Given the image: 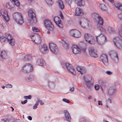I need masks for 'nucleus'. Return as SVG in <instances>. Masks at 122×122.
<instances>
[{
	"label": "nucleus",
	"instance_id": "1",
	"mask_svg": "<svg viewBox=\"0 0 122 122\" xmlns=\"http://www.w3.org/2000/svg\"><path fill=\"white\" fill-rule=\"evenodd\" d=\"M92 16L95 20L97 19V29H99L102 31L105 32V29L103 28L102 27L103 23V18L101 16H99L98 14L96 13L93 14Z\"/></svg>",
	"mask_w": 122,
	"mask_h": 122
},
{
	"label": "nucleus",
	"instance_id": "2",
	"mask_svg": "<svg viewBox=\"0 0 122 122\" xmlns=\"http://www.w3.org/2000/svg\"><path fill=\"white\" fill-rule=\"evenodd\" d=\"M84 82L86 85V88L88 91H91L94 85V80L90 78L88 76H85L83 77Z\"/></svg>",
	"mask_w": 122,
	"mask_h": 122
},
{
	"label": "nucleus",
	"instance_id": "3",
	"mask_svg": "<svg viewBox=\"0 0 122 122\" xmlns=\"http://www.w3.org/2000/svg\"><path fill=\"white\" fill-rule=\"evenodd\" d=\"M13 18L15 21L18 24L21 25L24 21L21 14L18 12H15L13 15Z\"/></svg>",
	"mask_w": 122,
	"mask_h": 122
},
{
	"label": "nucleus",
	"instance_id": "4",
	"mask_svg": "<svg viewBox=\"0 0 122 122\" xmlns=\"http://www.w3.org/2000/svg\"><path fill=\"white\" fill-rule=\"evenodd\" d=\"M22 71L25 73H28L33 71L32 66L30 63H27L24 65L22 68Z\"/></svg>",
	"mask_w": 122,
	"mask_h": 122
},
{
	"label": "nucleus",
	"instance_id": "5",
	"mask_svg": "<svg viewBox=\"0 0 122 122\" xmlns=\"http://www.w3.org/2000/svg\"><path fill=\"white\" fill-rule=\"evenodd\" d=\"M97 42L99 45H102L107 41L106 37L104 35L101 34L96 36Z\"/></svg>",
	"mask_w": 122,
	"mask_h": 122
},
{
	"label": "nucleus",
	"instance_id": "6",
	"mask_svg": "<svg viewBox=\"0 0 122 122\" xmlns=\"http://www.w3.org/2000/svg\"><path fill=\"white\" fill-rule=\"evenodd\" d=\"M84 38L86 42L91 44H94L95 41L93 37L90 34H85Z\"/></svg>",
	"mask_w": 122,
	"mask_h": 122
},
{
	"label": "nucleus",
	"instance_id": "7",
	"mask_svg": "<svg viewBox=\"0 0 122 122\" xmlns=\"http://www.w3.org/2000/svg\"><path fill=\"white\" fill-rule=\"evenodd\" d=\"M44 24L45 27L48 30L50 31H52L54 29V26L51 21L48 20L44 21Z\"/></svg>",
	"mask_w": 122,
	"mask_h": 122
},
{
	"label": "nucleus",
	"instance_id": "8",
	"mask_svg": "<svg viewBox=\"0 0 122 122\" xmlns=\"http://www.w3.org/2000/svg\"><path fill=\"white\" fill-rule=\"evenodd\" d=\"M28 15L29 17L31 18V20L34 24L37 23V19L35 13L31 10H29L28 11Z\"/></svg>",
	"mask_w": 122,
	"mask_h": 122
},
{
	"label": "nucleus",
	"instance_id": "9",
	"mask_svg": "<svg viewBox=\"0 0 122 122\" xmlns=\"http://www.w3.org/2000/svg\"><path fill=\"white\" fill-rule=\"evenodd\" d=\"M113 41L114 45L118 48L120 49L122 48V40L119 37L114 38Z\"/></svg>",
	"mask_w": 122,
	"mask_h": 122
},
{
	"label": "nucleus",
	"instance_id": "10",
	"mask_svg": "<svg viewBox=\"0 0 122 122\" xmlns=\"http://www.w3.org/2000/svg\"><path fill=\"white\" fill-rule=\"evenodd\" d=\"M67 70L73 75H75L76 74L75 69L72 65L68 63H64Z\"/></svg>",
	"mask_w": 122,
	"mask_h": 122
},
{
	"label": "nucleus",
	"instance_id": "11",
	"mask_svg": "<svg viewBox=\"0 0 122 122\" xmlns=\"http://www.w3.org/2000/svg\"><path fill=\"white\" fill-rule=\"evenodd\" d=\"M49 47L51 51L54 54H57L58 52V49L55 44L52 43H49Z\"/></svg>",
	"mask_w": 122,
	"mask_h": 122
},
{
	"label": "nucleus",
	"instance_id": "12",
	"mask_svg": "<svg viewBox=\"0 0 122 122\" xmlns=\"http://www.w3.org/2000/svg\"><path fill=\"white\" fill-rule=\"evenodd\" d=\"M70 33L71 36L76 38L79 37L81 35L80 32L76 30H71L70 32Z\"/></svg>",
	"mask_w": 122,
	"mask_h": 122
},
{
	"label": "nucleus",
	"instance_id": "13",
	"mask_svg": "<svg viewBox=\"0 0 122 122\" xmlns=\"http://www.w3.org/2000/svg\"><path fill=\"white\" fill-rule=\"evenodd\" d=\"M31 39L34 42L37 44H39L41 42V39L40 36L39 35H32L31 36Z\"/></svg>",
	"mask_w": 122,
	"mask_h": 122
},
{
	"label": "nucleus",
	"instance_id": "14",
	"mask_svg": "<svg viewBox=\"0 0 122 122\" xmlns=\"http://www.w3.org/2000/svg\"><path fill=\"white\" fill-rule=\"evenodd\" d=\"M110 55L113 57L116 62H118L119 60L118 54L117 52L114 51H110L109 52Z\"/></svg>",
	"mask_w": 122,
	"mask_h": 122
},
{
	"label": "nucleus",
	"instance_id": "15",
	"mask_svg": "<svg viewBox=\"0 0 122 122\" xmlns=\"http://www.w3.org/2000/svg\"><path fill=\"white\" fill-rule=\"evenodd\" d=\"M53 20L55 23L59 28H61L63 27V26L62 23L59 17H55L54 18Z\"/></svg>",
	"mask_w": 122,
	"mask_h": 122
},
{
	"label": "nucleus",
	"instance_id": "16",
	"mask_svg": "<svg viewBox=\"0 0 122 122\" xmlns=\"http://www.w3.org/2000/svg\"><path fill=\"white\" fill-rule=\"evenodd\" d=\"M0 13L2 17H3L4 19L8 22L9 20L7 12L5 9H2L0 11Z\"/></svg>",
	"mask_w": 122,
	"mask_h": 122
},
{
	"label": "nucleus",
	"instance_id": "17",
	"mask_svg": "<svg viewBox=\"0 0 122 122\" xmlns=\"http://www.w3.org/2000/svg\"><path fill=\"white\" fill-rule=\"evenodd\" d=\"M100 58L104 64L105 66H107L108 64L107 57L106 54H102L100 56Z\"/></svg>",
	"mask_w": 122,
	"mask_h": 122
},
{
	"label": "nucleus",
	"instance_id": "18",
	"mask_svg": "<svg viewBox=\"0 0 122 122\" xmlns=\"http://www.w3.org/2000/svg\"><path fill=\"white\" fill-rule=\"evenodd\" d=\"M89 53L90 55L92 57H97L98 55L97 53L96 50H95L93 47H90L88 49Z\"/></svg>",
	"mask_w": 122,
	"mask_h": 122
},
{
	"label": "nucleus",
	"instance_id": "19",
	"mask_svg": "<svg viewBox=\"0 0 122 122\" xmlns=\"http://www.w3.org/2000/svg\"><path fill=\"white\" fill-rule=\"evenodd\" d=\"M88 23L89 22L86 19H83L82 21H80L79 22V24L82 27L86 28H89Z\"/></svg>",
	"mask_w": 122,
	"mask_h": 122
},
{
	"label": "nucleus",
	"instance_id": "20",
	"mask_svg": "<svg viewBox=\"0 0 122 122\" xmlns=\"http://www.w3.org/2000/svg\"><path fill=\"white\" fill-rule=\"evenodd\" d=\"M5 36L8 41L10 44L12 45H14V41L13 39L11 38V36L8 34H6Z\"/></svg>",
	"mask_w": 122,
	"mask_h": 122
},
{
	"label": "nucleus",
	"instance_id": "21",
	"mask_svg": "<svg viewBox=\"0 0 122 122\" xmlns=\"http://www.w3.org/2000/svg\"><path fill=\"white\" fill-rule=\"evenodd\" d=\"M72 51L73 53L75 54L79 53L80 52V49L77 46L73 45L72 46Z\"/></svg>",
	"mask_w": 122,
	"mask_h": 122
},
{
	"label": "nucleus",
	"instance_id": "22",
	"mask_svg": "<svg viewBox=\"0 0 122 122\" xmlns=\"http://www.w3.org/2000/svg\"><path fill=\"white\" fill-rule=\"evenodd\" d=\"M76 69L77 71L80 72L81 74L85 73L86 71V68L84 67L77 66L76 67Z\"/></svg>",
	"mask_w": 122,
	"mask_h": 122
},
{
	"label": "nucleus",
	"instance_id": "23",
	"mask_svg": "<svg viewBox=\"0 0 122 122\" xmlns=\"http://www.w3.org/2000/svg\"><path fill=\"white\" fill-rule=\"evenodd\" d=\"M83 13L82 9L79 7H77L76 9V15L77 16H80Z\"/></svg>",
	"mask_w": 122,
	"mask_h": 122
},
{
	"label": "nucleus",
	"instance_id": "24",
	"mask_svg": "<svg viewBox=\"0 0 122 122\" xmlns=\"http://www.w3.org/2000/svg\"><path fill=\"white\" fill-rule=\"evenodd\" d=\"M41 51L43 54L46 53L48 51V48L47 46L45 44H43L42 46L41 47L40 49Z\"/></svg>",
	"mask_w": 122,
	"mask_h": 122
},
{
	"label": "nucleus",
	"instance_id": "25",
	"mask_svg": "<svg viewBox=\"0 0 122 122\" xmlns=\"http://www.w3.org/2000/svg\"><path fill=\"white\" fill-rule=\"evenodd\" d=\"M65 116L66 120L68 122H70L71 118L69 113L66 110L64 111Z\"/></svg>",
	"mask_w": 122,
	"mask_h": 122
},
{
	"label": "nucleus",
	"instance_id": "26",
	"mask_svg": "<svg viewBox=\"0 0 122 122\" xmlns=\"http://www.w3.org/2000/svg\"><path fill=\"white\" fill-rule=\"evenodd\" d=\"M76 4L79 6H84L85 5V2L83 0H75Z\"/></svg>",
	"mask_w": 122,
	"mask_h": 122
},
{
	"label": "nucleus",
	"instance_id": "27",
	"mask_svg": "<svg viewBox=\"0 0 122 122\" xmlns=\"http://www.w3.org/2000/svg\"><path fill=\"white\" fill-rule=\"evenodd\" d=\"M107 31L111 34H113L115 33L116 32V31L114 29L110 26L107 27Z\"/></svg>",
	"mask_w": 122,
	"mask_h": 122
},
{
	"label": "nucleus",
	"instance_id": "28",
	"mask_svg": "<svg viewBox=\"0 0 122 122\" xmlns=\"http://www.w3.org/2000/svg\"><path fill=\"white\" fill-rule=\"evenodd\" d=\"M1 57L3 59H6L7 57V55L6 52L4 50L2 51L0 53Z\"/></svg>",
	"mask_w": 122,
	"mask_h": 122
},
{
	"label": "nucleus",
	"instance_id": "29",
	"mask_svg": "<svg viewBox=\"0 0 122 122\" xmlns=\"http://www.w3.org/2000/svg\"><path fill=\"white\" fill-rule=\"evenodd\" d=\"M35 79V76L33 75H30L29 76H27L25 78L26 80L30 81L34 80Z\"/></svg>",
	"mask_w": 122,
	"mask_h": 122
},
{
	"label": "nucleus",
	"instance_id": "30",
	"mask_svg": "<svg viewBox=\"0 0 122 122\" xmlns=\"http://www.w3.org/2000/svg\"><path fill=\"white\" fill-rule=\"evenodd\" d=\"M115 6L117 9L122 10V5L118 2H117L114 4Z\"/></svg>",
	"mask_w": 122,
	"mask_h": 122
},
{
	"label": "nucleus",
	"instance_id": "31",
	"mask_svg": "<svg viewBox=\"0 0 122 122\" xmlns=\"http://www.w3.org/2000/svg\"><path fill=\"white\" fill-rule=\"evenodd\" d=\"M44 63L43 60L42 59H39L36 62V64L38 65L41 66H43Z\"/></svg>",
	"mask_w": 122,
	"mask_h": 122
},
{
	"label": "nucleus",
	"instance_id": "32",
	"mask_svg": "<svg viewBox=\"0 0 122 122\" xmlns=\"http://www.w3.org/2000/svg\"><path fill=\"white\" fill-rule=\"evenodd\" d=\"M11 2L13 3L14 5L17 6H19L20 4L18 0H10Z\"/></svg>",
	"mask_w": 122,
	"mask_h": 122
},
{
	"label": "nucleus",
	"instance_id": "33",
	"mask_svg": "<svg viewBox=\"0 0 122 122\" xmlns=\"http://www.w3.org/2000/svg\"><path fill=\"white\" fill-rule=\"evenodd\" d=\"M115 92V90L113 87L110 88L108 90V92L110 95H112Z\"/></svg>",
	"mask_w": 122,
	"mask_h": 122
},
{
	"label": "nucleus",
	"instance_id": "34",
	"mask_svg": "<svg viewBox=\"0 0 122 122\" xmlns=\"http://www.w3.org/2000/svg\"><path fill=\"white\" fill-rule=\"evenodd\" d=\"M58 3L59 7L62 9H63L64 8V5L62 1L61 0H59L58 1Z\"/></svg>",
	"mask_w": 122,
	"mask_h": 122
},
{
	"label": "nucleus",
	"instance_id": "35",
	"mask_svg": "<svg viewBox=\"0 0 122 122\" xmlns=\"http://www.w3.org/2000/svg\"><path fill=\"white\" fill-rule=\"evenodd\" d=\"M100 7L101 10L103 11H105L107 9V8L106 5L104 4H101L100 5Z\"/></svg>",
	"mask_w": 122,
	"mask_h": 122
},
{
	"label": "nucleus",
	"instance_id": "36",
	"mask_svg": "<svg viewBox=\"0 0 122 122\" xmlns=\"http://www.w3.org/2000/svg\"><path fill=\"white\" fill-rule=\"evenodd\" d=\"M47 4L49 6H51L54 3L52 0H45Z\"/></svg>",
	"mask_w": 122,
	"mask_h": 122
},
{
	"label": "nucleus",
	"instance_id": "37",
	"mask_svg": "<svg viewBox=\"0 0 122 122\" xmlns=\"http://www.w3.org/2000/svg\"><path fill=\"white\" fill-rule=\"evenodd\" d=\"M24 58L25 59V60L29 61L32 59V57L30 55H29L25 56Z\"/></svg>",
	"mask_w": 122,
	"mask_h": 122
},
{
	"label": "nucleus",
	"instance_id": "38",
	"mask_svg": "<svg viewBox=\"0 0 122 122\" xmlns=\"http://www.w3.org/2000/svg\"><path fill=\"white\" fill-rule=\"evenodd\" d=\"M62 45L63 47L66 49H67L68 48V44L65 41H63L62 42Z\"/></svg>",
	"mask_w": 122,
	"mask_h": 122
},
{
	"label": "nucleus",
	"instance_id": "39",
	"mask_svg": "<svg viewBox=\"0 0 122 122\" xmlns=\"http://www.w3.org/2000/svg\"><path fill=\"white\" fill-rule=\"evenodd\" d=\"M6 39L4 36H0V41L2 42H3L5 41Z\"/></svg>",
	"mask_w": 122,
	"mask_h": 122
},
{
	"label": "nucleus",
	"instance_id": "40",
	"mask_svg": "<svg viewBox=\"0 0 122 122\" xmlns=\"http://www.w3.org/2000/svg\"><path fill=\"white\" fill-rule=\"evenodd\" d=\"M121 26V29L119 30L118 33L120 36L122 37V24Z\"/></svg>",
	"mask_w": 122,
	"mask_h": 122
},
{
	"label": "nucleus",
	"instance_id": "41",
	"mask_svg": "<svg viewBox=\"0 0 122 122\" xmlns=\"http://www.w3.org/2000/svg\"><path fill=\"white\" fill-rule=\"evenodd\" d=\"M32 29L33 30V31L34 32H38L39 31V30L36 27H32Z\"/></svg>",
	"mask_w": 122,
	"mask_h": 122
},
{
	"label": "nucleus",
	"instance_id": "42",
	"mask_svg": "<svg viewBox=\"0 0 122 122\" xmlns=\"http://www.w3.org/2000/svg\"><path fill=\"white\" fill-rule=\"evenodd\" d=\"M36 101L37 102H38V104L40 102V105H42L44 104V103L42 102V101L39 99H37Z\"/></svg>",
	"mask_w": 122,
	"mask_h": 122
},
{
	"label": "nucleus",
	"instance_id": "43",
	"mask_svg": "<svg viewBox=\"0 0 122 122\" xmlns=\"http://www.w3.org/2000/svg\"><path fill=\"white\" fill-rule=\"evenodd\" d=\"M9 118H5L4 119H2L1 121L3 122H9Z\"/></svg>",
	"mask_w": 122,
	"mask_h": 122
},
{
	"label": "nucleus",
	"instance_id": "44",
	"mask_svg": "<svg viewBox=\"0 0 122 122\" xmlns=\"http://www.w3.org/2000/svg\"><path fill=\"white\" fill-rule=\"evenodd\" d=\"M12 87V85L10 84H8L5 85V87L7 88H11Z\"/></svg>",
	"mask_w": 122,
	"mask_h": 122
},
{
	"label": "nucleus",
	"instance_id": "45",
	"mask_svg": "<svg viewBox=\"0 0 122 122\" xmlns=\"http://www.w3.org/2000/svg\"><path fill=\"white\" fill-rule=\"evenodd\" d=\"M27 22L30 25H32V22L31 20L30 19H28L27 20Z\"/></svg>",
	"mask_w": 122,
	"mask_h": 122
},
{
	"label": "nucleus",
	"instance_id": "46",
	"mask_svg": "<svg viewBox=\"0 0 122 122\" xmlns=\"http://www.w3.org/2000/svg\"><path fill=\"white\" fill-rule=\"evenodd\" d=\"M24 98L25 99H30L32 98L31 96L30 95L28 96H25L24 97Z\"/></svg>",
	"mask_w": 122,
	"mask_h": 122
},
{
	"label": "nucleus",
	"instance_id": "47",
	"mask_svg": "<svg viewBox=\"0 0 122 122\" xmlns=\"http://www.w3.org/2000/svg\"><path fill=\"white\" fill-rule=\"evenodd\" d=\"M66 3L69 5L71 4L72 0H65Z\"/></svg>",
	"mask_w": 122,
	"mask_h": 122
},
{
	"label": "nucleus",
	"instance_id": "48",
	"mask_svg": "<svg viewBox=\"0 0 122 122\" xmlns=\"http://www.w3.org/2000/svg\"><path fill=\"white\" fill-rule=\"evenodd\" d=\"M36 101V103L33 106V109H36V108L37 107V106L38 105V103Z\"/></svg>",
	"mask_w": 122,
	"mask_h": 122
},
{
	"label": "nucleus",
	"instance_id": "49",
	"mask_svg": "<svg viewBox=\"0 0 122 122\" xmlns=\"http://www.w3.org/2000/svg\"><path fill=\"white\" fill-rule=\"evenodd\" d=\"M6 7L9 9H11L12 8V7L10 6V3H6Z\"/></svg>",
	"mask_w": 122,
	"mask_h": 122
},
{
	"label": "nucleus",
	"instance_id": "50",
	"mask_svg": "<svg viewBox=\"0 0 122 122\" xmlns=\"http://www.w3.org/2000/svg\"><path fill=\"white\" fill-rule=\"evenodd\" d=\"M105 73L109 75H111L112 73V72L109 71H106L105 72Z\"/></svg>",
	"mask_w": 122,
	"mask_h": 122
},
{
	"label": "nucleus",
	"instance_id": "51",
	"mask_svg": "<svg viewBox=\"0 0 122 122\" xmlns=\"http://www.w3.org/2000/svg\"><path fill=\"white\" fill-rule=\"evenodd\" d=\"M118 17L120 20H122V14L120 13L118 14Z\"/></svg>",
	"mask_w": 122,
	"mask_h": 122
},
{
	"label": "nucleus",
	"instance_id": "52",
	"mask_svg": "<svg viewBox=\"0 0 122 122\" xmlns=\"http://www.w3.org/2000/svg\"><path fill=\"white\" fill-rule=\"evenodd\" d=\"M62 101L64 102H65L68 103H69L70 102V101L69 100L65 98H63L62 99Z\"/></svg>",
	"mask_w": 122,
	"mask_h": 122
},
{
	"label": "nucleus",
	"instance_id": "53",
	"mask_svg": "<svg viewBox=\"0 0 122 122\" xmlns=\"http://www.w3.org/2000/svg\"><path fill=\"white\" fill-rule=\"evenodd\" d=\"M94 87L95 89L97 90H98L99 88V86L98 85H96Z\"/></svg>",
	"mask_w": 122,
	"mask_h": 122
},
{
	"label": "nucleus",
	"instance_id": "54",
	"mask_svg": "<svg viewBox=\"0 0 122 122\" xmlns=\"http://www.w3.org/2000/svg\"><path fill=\"white\" fill-rule=\"evenodd\" d=\"M9 122H14V119L12 117L9 118Z\"/></svg>",
	"mask_w": 122,
	"mask_h": 122
},
{
	"label": "nucleus",
	"instance_id": "55",
	"mask_svg": "<svg viewBox=\"0 0 122 122\" xmlns=\"http://www.w3.org/2000/svg\"><path fill=\"white\" fill-rule=\"evenodd\" d=\"M27 100H25L24 101H21V103L22 104H25L26 103H27Z\"/></svg>",
	"mask_w": 122,
	"mask_h": 122
},
{
	"label": "nucleus",
	"instance_id": "56",
	"mask_svg": "<svg viewBox=\"0 0 122 122\" xmlns=\"http://www.w3.org/2000/svg\"><path fill=\"white\" fill-rule=\"evenodd\" d=\"M74 89V87H71L70 89V90L71 92H73V91Z\"/></svg>",
	"mask_w": 122,
	"mask_h": 122
},
{
	"label": "nucleus",
	"instance_id": "57",
	"mask_svg": "<svg viewBox=\"0 0 122 122\" xmlns=\"http://www.w3.org/2000/svg\"><path fill=\"white\" fill-rule=\"evenodd\" d=\"M98 104L99 105H101L102 106V101H98Z\"/></svg>",
	"mask_w": 122,
	"mask_h": 122
},
{
	"label": "nucleus",
	"instance_id": "58",
	"mask_svg": "<svg viewBox=\"0 0 122 122\" xmlns=\"http://www.w3.org/2000/svg\"><path fill=\"white\" fill-rule=\"evenodd\" d=\"M111 100V99L110 98H109L108 99L107 101L109 102L110 103H111L112 102V101Z\"/></svg>",
	"mask_w": 122,
	"mask_h": 122
},
{
	"label": "nucleus",
	"instance_id": "59",
	"mask_svg": "<svg viewBox=\"0 0 122 122\" xmlns=\"http://www.w3.org/2000/svg\"><path fill=\"white\" fill-rule=\"evenodd\" d=\"M14 122H19V120L14 119Z\"/></svg>",
	"mask_w": 122,
	"mask_h": 122
},
{
	"label": "nucleus",
	"instance_id": "60",
	"mask_svg": "<svg viewBox=\"0 0 122 122\" xmlns=\"http://www.w3.org/2000/svg\"><path fill=\"white\" fill-rule=\"evenodd\" d=\"M60 16L61 17V18L62 19H63V15L61 13L60 15Z\"/></svg>",
	"mask_w": 122,
	"mask_h": 122
},
{
	"label": "nucleus",
	"instance_id": "61",
	"mask_svg": "<svg viewBox=\"0 0 122 122\" xmlns=\"http://www.w3.org/2000/svg\"><path fill=\"white\" fill-rule=\"evenodd\" d=\"M28 118L29 120H32V118L30 116H28Z\"/></svg>",
	"mask_w": 122,
	"mask_h": 122
},
{
	"label": "nucleus",
	"instance_id": "62",
	"mask_svg": "<svg viewBox=\"0 0 122 122\" xmlns=\"http://www.w3.org/2000/svg\"><path fill=\"white\" fill-rule=\"evenodd\" d=\"M82 121H80L81 122H86V120L83 119H82Z\"/></svg>",
	"mask_w": 122,
	"mask_h": 122
},
{
	"label": "nucleus",
	"instance_id": "63",
	"mask_svg": "<svg viewBox=\"0 0 122 122\" xmlns=\"http://www.w3.org/2000/svg\"><path fill=\"white\" fill-rule=\"evenodd\" d=\"M108 1H109L110 2L112 3L114 1V0H108Z\"/></svg>",
	"mask_w": 122,
	"mask_h": 122
},
{
	"label": "nucleus",
	"instance_id": "64",
	"mask_svg": "<svg viewBox=\"0 0 122 122\" xmlns=\"http://www.w3.org/2000/svg\"><path fill=\"white\" fill-rule=\"evenodd\" d=\"M92 98V97L90 96H89L88 97V98L90 99H91Z\"/></svg>",
	"mask_w": 122,
	"mask_h": 122
}]
</instances>
